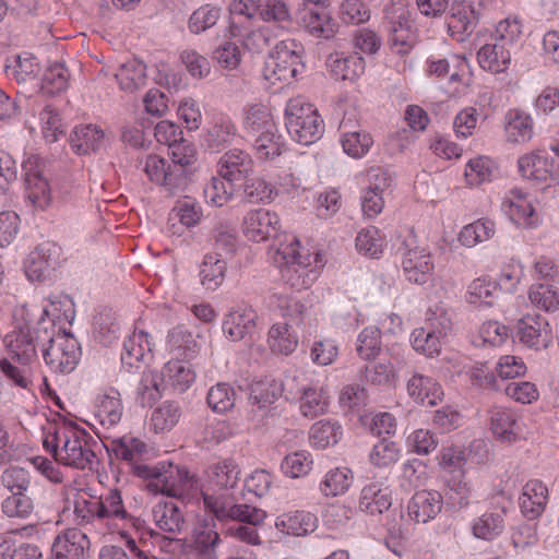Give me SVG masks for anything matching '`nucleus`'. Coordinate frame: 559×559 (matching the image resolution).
<instances>
[{
    "label": "nucleus",
    "mask_w": 559,
    "mask_h": 559,
    "mask_svg": "<svg viewBox=\"0 0 559 559\" xmlns=\"http://www.w3.org/2000/svg\"><path fill=\"white\" fill-rule=\"evenodd\" d=\"M110 449L117 459L130 464L132 473L148 480L145 489H176L177 487H198V478L186 467L173 463H159L156 466L140 463L147 452V445L132 436L112 440Z\"/></svg>",
    "instance_id": "nucleus-1"
},
{
    "label": "nucleus",
    "mask_w": 559,
    "mask_h": 559,
    "mask_svg": "<svg viewBox=\"0 0 559 559\" xmlns=\"http://www.w3.org/2000/svg\"><path fill=\"white\" fill-rule=\"evenodd\" d=\"M90 435L76 426L55 427L47 431L43 444L55 459L75 468L84 469L95 457L88 444Z\"/></svg>",
    "instance_id": "nucleus-2"
},
{
    "label": "nucleus",
    "mask_w": 559,
    "mask_h": 559,
    "mask_svg": "<svg viewBox=\"0 0 559 559\" xmlns=\"http://www.w3.org/2000/svg\"><path fill=\"white\" fill-rule=\"evenodd\" d=\"M300 243L295 237L287 243H281L276 250L275 261L281 265L283 280L297 290L311 286L318 276L320 254H301Z\"/></svg>",
    "instance_id": "nucleus-3"
},
{
    "label": "nucleus",
    "mask_w": 559,
    "mask_h": 559,
    "mask_svg": "<svg viewBox=\"0 0 559 559\" xmlns=\"http://www.w3.org/2000/svg\"><path fill=\"white\" fill-rule=\"evenodd\" d=\"M43 357L51 371L70 373L79 362L81 349L78 341L69 333L56 331L53 322L48 321L47 330H40L37 336Z\"/></svg>",
    "instance_id": "nucleus-4"
},
{
    "label": "nucleus",
    "mask_w": 559,
    "mask_h": 559,
    "mask_svg": "<svg viewBox=\"0 0 559 559\" xmlns=\"http://www.w3.org/2000/svg\"><path fill=\"white\" fill-rule=\"evenodd\" d=\"M285 119L288 133L302 145L317 142L323 134L324 123L318 110L300 97L288 100Z\"/></svg>",
    "instance_id": "nucleus-5"
},
{
    "label": "nucleus",
    "mask_w": 559,
    "mask_h": 559,
    "mask_svg": "<svg viewBox=\"0 0 559 559\" xmlns=\"http://www.w3.org/2000/svg\"><path fill=\"white\" fill-rule=\"evenodd\" d=\"M484 8L485 0H455L447 20L450 36L465 41L475 31Z\"/></svg>",
    "instance_id": "nucleus-6"
},
{
    "label": "nucleus",
    "mask_w": 559,
    "mask_h": 559,
    "mask_svg": "<svg viewBox=\"0 0 559 559\" xmlns=\"http://www.w3.org/2000/svg\"><path fill=\"white\" fill-rule=\"evenodd\" d=\"M205 508L218 520L231 519L240 522L258 525L266 516L261 509L248 504H235L231 499L225 496H217L202 491Z\"/></svg>",
    "instance_id": "nucleus-7"
},
{
    "label": "nucleus",
    "mask_w": 559,
    "mask_h": 559,
    "mask_svg": "<svg viewBox=\"0 0 559 559\" xmlns=\"http://www.w3.org/2000/svg\"><path fill=\"white\" fill-rule=\"evenodd\" d=\"M48 321L40 320L35 328L24 326L14 330L5 335L4 344L10 358L22 366H28L35 358L37 347V336L40 330H47Z\"/></svg>",
    "instance_id": "nucleus-8"
},
{
    "label": "nucleus",
    "mask_w": 559,
    "mask_h": 559,
    "mask_svg": "<svg viewBox=\"0 0 559 559\" xmlns=\"http://www.w3.org/2000/svg\"><path fill=\"white\" fill-rule=\"evenodd\" d=\"M520 343L536 350L546 349L554 340L549 322L539 313H527L516 322Z\"/></svg>",
    "instance_id": "nucleus-9"
},
{
    "label": "nucleus",
    "mask_w": 559,
    "mask_h": 559,
    "mask_svg": "<svg viewBox=\"0 0 559 559\" xmlns=\"http://www.w3.org/2000/svg\"><path fill=\"white\" fill-rule=\"evenodd\" d=\"M24 171V185L27 200L33 206L45 210L51 201V189L44 176L39 159L28 157L22 165Z\"/></svg>",
    "instance_id": "nucleus-10"
},
{
    "label": "nucleus",
    "mask_w": 559,
    "mask_h": 559,
    "mask_svg": "<svg viewBox=\"0 0 559 559\" xmlns=\"http://www.w3.org/2000/svg\"><path fill=\"white\" fill-rule=\"evenodd\" d=\"M258 314L255 310L247 305L233 307L224 317L222 330L224 335L231 342H239L252 338L257 328Z\"/></svg>",
    "instance_id": "nucleus-11"
},
{
    "label": "nucleus",
    "mask_w": 559,
    "mask_h": 559,
    "mask_svg": "<svg viewBox=\"0 0 559 559\" xmlns=\"http://www.w3.org/2000/svg\"><path fill=\"white\" fill-rule=\"evenodd\" d=\"M280 227L278 215L264 209L249 211L242 222L245 236L255 242L276 237Z\"/></svg>",
    "instance_id": "nucleus-12"
},
{
    "label": "nucleus",
    "mask_w": 559,
    "mask_h": 559,
    "mask_svg": "<svg viewBox=\"0 0 559 559\" xmlns=\"http://www.w3.org/2000/svg\"><path fill=\"white\" fill-rule=\"evenodd\" d=\"M412 238L405 243L406 251L403 254L402 266L406 278L415 284L423 285L431 277L433 263L430 253L424 248L414 247Z\"/></svg>",
    "instance_id": "nucleus-13"
},
{
    "label": "nucleus",
    "mask_w": 559,
    "mask_h": 559,
    "mask_svg": "<svg viewBox=\"0 0 559 559\" xmlns=\"http://www.w3.org/2000/svg\"><path fill=\"white\" fill-rule=\"evenodd\" d=\"M91 542L85 533L78 528H68L57 535L51 552L53 559H86Z\"/></svg>",
    "instance_id": "nucleus-14"
},
{
    "label": "nucleus",
    "mask_w": 559,
    "mask_h": 559,
    "mask_svg": "<svg viewBox=\"0 0 559 559\" xmlns=\"http://www.w3.org/2000/svg\"><path fill=\"white\" fill-rule=\"evenodd\" d=\"M253 174L251 156L241 150L226 152L218 162V175L226 181L241 187V182Z\"/></svg>",
    "instance_id": "nucleus-15"
},
{
    "label": "nucleus",
    "mask_w": 559,
    "mask_h": 559,
    "mask_svg": "<svg viewBox=\"0 0 559 559\" xmlns=\"http://www.w3.org/2000/svg\"><path fill=\"white\" fill-rule=\"evenodd\" d=\"M502 210L519 226L533 227L538 223V217L532 203L519 189L511 190L503 199Z\"/></svg>",
    "instance_id": "nucleus-16"
},
{
    "label": "nucleus",
    "mask_w": 559,
    "mask_h": 559,
    "mask_svg": "<svg viewBox=\"0 0 559 559\" xmlns=\"http://www.w3.org/2000/svg\"><path fill=\"white\" fill-rule=\"evenodd\" d=\"M143 170L150 180L166 187L170 192L178 188L185 180V170L168 164L157 155H148Z\"/></svg>",
    "instance_id": "nucleus-17"
},
{
    "label": "nucleus",
    "mask_w": 559,
    "mask_h": 559,
    "mask_svg": "<svg viewBox=\"0 0 559 559\" xmlns=\"http://www.w3.org/2000/svg\"><path fill=\"white\" fill-rule=\"evenodd\" d=\"M466 462V453L459 445L443 447L440 454L441 467L450 474L447 478L449 489H461L466 487L465 472L463 466Z\"/></svg>",
    "instance_id": "nucleus-18"
},
{
    "label": "nucleus",
    "mask_w": 559,
    "mask_h": 559,
    "mask_svg": "<svg viewBox=\"0 0 559 559\" xmlns=\"http://www.w3.org/2000/svg\"><path fill=\"white\" fill-rule=\"evenodd\" d=\"M108 142L106 132L96 124H84L76 127L70 135V145L72 150L85 155L97 152Z\"/></svg>",
    "instance_id": "nucleus-19"
},
{
    "label": "nucleus",
    "mask_w": 559,
    "mask_h": 559,
    "mask_svg": "<svg viewBox=\"0 0 559 559\" xmlns=\"http://www.w3.org/2000/svg\"><path fill=\"white\" fill-rule=\"evenodd\" d=\"M442 496L440 491H415L407 511L408 515L417 523H427L441 510Z\"/></svg>",
    "instance_id": "nucleus-20"
},
{
    "label": "nucleus",
    "mask_w": 559,
    "mask_h": 559,
    "mask_svg": "<svg viewBox=\"0 0 559 559\" xmlns=\"http://www.w3.org/2000/svg\"><path fill=\"white\" fill-rule=\"evenodd\" d=\"M176 497V495L162 497L153 508L157 526L167 533H180L185 524L182 513L175 501Z\"/></svg>",
    "instance_id": "nucleus-21"
},
{
    "label": "nucleus",
    "mask_w": 559,
    "mask_h": 559,
    "mask_svg": "<svg viewBox=\"0 0 559 559\" xmlns=\"http://www.w3.org/2000/svg\"><path fill=\"white\" fill-rule=\"evenodd\" d=\"M512 48L493 40V43L485 44L477 52L479 66L491 73H503L511 64Z\"/></svg>",
    "instance_id": "nucleus-22"
},
{
    "label": "nucleus",
    "mask_w": 559,
    "mask_h": 559,
    "mask_svg": "<svg viewBox=\"0 0 559 559\" xmlns=\"http://www.w3.org/2000/svg\"><path fill=\"white\" fill-rule=\"evenodd\" d=\"M167 347L173 359H193L199 350L200 345L185 325L179 324L169 330L167 335Z\"/></svg>",
    "instance_id": "nucleus-23"
},
{
    "label": "nucleus",
    "mask_w": 559,
    "mask_h": 559,
    "mask_svg": "<svg viewBox=\"0 0 559 559\" xmlns=\"http://www.w3.org/2000/svg\"><path fill=\"white\" fill-rule=\"evenodd\" d=\"M518 166L521 176L530 180L545 182L554 176V160L539 152L521 156Z\"/></svg>",
    "instance_id": "nucleus-24"
},
{
    "label": "nucleus",
    "mask_w": 559,
    "mask_h": 559,
    "mask_svg": "<svg viewBox=\"0 0 559 559\" xmlns=\"http://www.w3.org/2000/svg\"><path fill=\"white\" fill-rule=\"evenodd\" d=\"M183 359H171L165 364L160 377L166 386L175 392L183 393L194 382L195 373Z\"/></svg>",
    "instance_id": "nucleus-25"
},
{
    "label": "nucleus",
    "mask_w": 559,
    "mask_h": 559,
    "mask_svg": "<svg viewBox=\"0 0 559 559\" xmlns=\"http://www.w3.org/2000/svg\"><path fill=\"white\" fill-rule=\"evenodd\" d=\"M328 67L336 80L354 81L365 72V59L358 53L344 56L340 52L331 53L328 58Z\"/></svg>",
    "instance_id": "nucleus-26"
},
{
    "label": "nucleus",
    "mask_w": 559,
    "mask_h": 559,
    "mask_svg": "<svg viewBox=\"0 0 559 559\" xmlns=\"http://www.w3.org/2000/svg\"><path fill=\"white\" fill-rule=\"evenodd\" d=\"M407 392L416 403L435 406L441 401V386L431 378L415 373L407 383Z\"/></svg>",
    "instance_id": "nucleus-27"
},
{
    "label": "nucleus",
    "mask_w": 559,
    "mask_h": 559,
    "mask_svg": "<svg viewBox=\"0 0 559 559\" xmlns=\"http://www.w3.org/2000/svg\"><path fill=\"white\" fill-rule=\"evenodd\" d=\"M301 24L314 37L330 39L336 33V23L323 8H306Z\"/></svg>",
    "instance_id": "nucleus-28"
},
{
    "label": "nucleus",
    "mask_w": 559,
    "mask_h": 559,
    "mask_svg": "<svg viewBox=\"0 0 559 559\" xmlns=\"http://www.w3.org/2000/svg\"><path fill=\"white\" fill-rule=\"evenodd\" d=\"M40 72L39 63L33 56H17L11 63L5 66L8 78L14 80L17 84L39 86L38 74Z\"/></svg>",
    "instance_id": "nucleus-29"
},
{
    "label": "nucleus",
    "mask_w": 559,
    "mask_h": 559,
    "mask_svg": "<svg viewBox=\"0 0 559 559\" xmlns=\"http://www.w3.org/2000/svg\"><path fill=\"white\" fill-rule=\"evenodd\" d=\"M230 34L234 37L242 36L243 37V46L253 52H261L266 49L272 41L278 36L277 31H275L271 25H262L253 28L246 34L242 33V27L238 25L236 22H231Z\"/></svg>",
    "instance_id": "nucleus-30"
},
{
    "label": "nucleus",
    "mask_w": 559,
    "mask_h": 559,
    "mask_svg": "<svg viewBox=\"0 0 559 559\" xmlns=\"http://www.w3.org/2000/svg\"><path fill=\"white\" fill-rule=\"evenodd\" d=\"M227 262L218 253L206 254L200 266V282L206 289L216 290L225 280Z\"/></svg>",
    "instance_id": "nucleus-31"
},
{
    "label": "nucleus",
    "mask_w": 559,
    "mask_h": 559,
    "mask_svg": "<svg viewBox=\"0 0 559 559\" xmlns=\"http://www.w3.org/2000/svg\"><path fill=\"white\" fill-rule=\"evenodd\" d=\"M259 20L277 32L288 29L293 24L288 5L283 0H260Z\"/></svg>",
    "instance_id": "nucleus-32"
},
{
    "label": "nucleus",
    "mask_w": 559,
    "mask_h": 559,
    "mask_svg": "<svg viewBox=\"0 0 559 559\" xmlns=\"http://www.w3.org/2000/svg\"><path fill=\"white\" fill-rule=\"evenodd\" d=\"M300 394L299 409L305 417L314 418L328 412L330 396L322 386H302Z\"/></svg>",
    "instance_id": "nucleus-33"
},
{
    "label": "nucleus",
    "mask_w": 559,
    "mask_h": 559,
    "mask_svg": "<svg viewBox=\"0 0 559 559\" xmlns=\"http://www.w3.org/2000/svg\"><path fill=\"white\" fill-rule=\"evenodd\" d=\"M115 78L121 90L133 93L146 85V67L138 59L129 60L119 67Z\"/></svg>",
    "instance_id": "nucleus-34"
},
{
    "label": "nucleus",
    "mask_w": 559,
    "mask_h": 559,
    "mask_svg": "<svg viewBox=\"0 0 559 559\" xmlns=\"http://www.w3.org/2000/svg\"><path fill=\"white\" fill-rule=\"evenodd\" d=\"M276 527L287 535L304 536L317 527V518L305 511H295L277 518Z\"/></svg>",
    "instance_id": "nucleus-35"
},
{
    "label": "nucleus",
    "mask_w": 559,
    "mask_h": 559,
    "mask_svg": "<svg viewBox=\"0 0 559 559\" xmlns=\"http://www.w3.org/2000/svg\"><path fill=\"white\" fill-rule=\"evenodd\" d=\"M506 134L512 143L530 141L533 136L532 117L520 109H511L506 116Z\"/></svg>",
    "instance_id": "nucleus-36"
},
{
    "label": "nucleus",
    "mask_w": 559,
    "mask_h": 559,
    "mask_svg": "<svg viewBox=\"0 0 559 559\" xmlns=\"http://www.w3.org/2000/svg\"><path fill=\"white\" fill-rule=\"evenodd\" d=\"M182 409L175 401H164L151 415L150 426L156 433L170 431L180 420Z\"/></svg>",
    "instance_id": "nucleus-37"
},
{
    "label": "nucleus",
    "mask_w": 559,
    "mask_h": 559,
    "mask_svg": "<svg viewBox=\"0 0 559 559\" xmlns=\"http://www.w3.org/2000/svg\"><path fill=\"white\" fill-rule=\"evenodd\" d=\"M96 416L100 424L107 427H112L120 421L122 404L117 390L110 389L98 397Z\"/></svg>",
    "instance_id": "nucleus-38"
},
{
    "label": "nucleus",
    "mask_w": 559,
    "mask_h": 559,
    "mask_svg": "<svg viewBox=\"0 0 559 559\" xmlns=\"http://www.w3.org/2000/svg\"><path fill=\"white\" fill-rule=\"evenodd\" d=\"M343 435L342 426L330 419L319 420L311 426L310 442L318 449L336 444Z\"/></svg>",
    "instance_id": "nucleus-39"
},
{
    "label": "nucleus",
    "mask_w": 559,
    "mask_h": 559,
    "mask_svg": "<svg viewBox=\"0 0 559 559\" xmlns=\"http://www.w3.org/2000/svg\"><path fill=\"white\" fill-rule=\"evenodd\" d=\"M151 353L152 344L148 334L144 331H135L123 343L121 360L129 366H133Z\"/></svg>",
    "instance_id": "nucleus-40"
},
{
    "label": "nucleus",
    "mask_w": 559,
    "mask_h": 559,
    "mask_svg": "<svg viewBox=\"0 0 559 559\" xmlns=\"http://www.w3.org/2000/svg\"><path fill=\"white\" fill-rule=\"evenodd\" d=\"M267 344L273 353L289 355L296 349L298 338L290 331L288 323H275L269 330Z\"/></svg>",
    "instance_id": "nucleus-41"
},
{
    "label": "nucleus",
    "mask_w": 559,
    "mask_h": 559,
    "mask_svg": "<svg viewBox=\"0 0 559 559\" xmlns=\"http://www.w3.org/2000/svg\"><path fill=\"white\" fill-rule=\"evenodd\" d=\"M283 392V384L275 380L264 379L250 388V402L258 411L266 409Z\"/></svg>",
    "instance_id": "nucleus-42"
},
{
    "label": "nucleus",
    "mask_w": 559,
    "mask_h": 559,
    "mask_svg": "<svg viewBox=\"0 0 559 559\" xmlns=\"http://www.w3.org/2000/svg\"><path fill=\"white\" fill-rule=\"evenodd\" d=\"M55 246L50 243H41L28 255L25 263V272L29 280L40 281L46 276L50 269V255Z\"/></svg>",
    "instance_id": "nucleus-43"
},
{
    "label": "nucleus",
    "mask_w": 559,
    "mask_h": 559,
    "mask_svg": "<svg viewBox=\"0 0 559 559\" xmlns=\"http://www.w3.org/2000/svg\"><path fill=\"white\" fill-rule=\"evenodd\" d=\"M516 417L509 409L496 408L490 413V429L492 433L502 441H514Z\"/></svg>",
    "instance_id": "nucleus-44"
},
{
    "label": "nucleus",
    "mask_w": 559,
    "mask_h": 559,
    "mask_svg": "<svg viewBox=\"0 0 559 559\" xmlns=\"http://www.w3.org/2000/svg\"><path fill=\"white\" fill-rule=\"evenodd\" d=\"M165 390L166 386L159 373L151 370L144 371L136 389L138 401L143 407L151 405L160 397Z\"/></svg>",
    "instance_id": "nucleus-45"
},
{
    "label": "nucleus",
    "mask_w": 559,
    "mask_h": 559,
    "mask_svg": "<svg viewBox=\"0 0 559 559\" xmlns=\"http://www.w3.org/2000/svg\"><path fill=\"white\" fill-rule=\"evenodd\" d=\"M496 231L495 223L490 219H477L472 224L464 226L459 235V241L473 248L477 243L490 239Z\"/></svg>",
    "instance_id": "nucleus-46"
},
{
    "label": "nucleus",
    "mask_w": 559,
    "mask_h": 559,
    "mask_svg": "<svg viewBox=\"0 0 559 559\" xmlns=\"http://www.w3.org/2000/svg\"><path fill=\"white\" fill-rule=\"evenodd\" d=\"M424 328L431 331L432 334L447 337L453 328L450 310L443 304L429 307L426 312Z\"/></svg>",
    "instance_id": "nucleus-47"
},
{
    "label": "nucleus",
    "mask_w": 559,
    "mask_h": 559,
    "mask_svg": "<svg viewBox=\"0 0 559 559\" xmlns=\"http://www.w3.org/2000/svg\"><path fill=\"white\" fill-rule=\"evenodd\" d=\"M497 295V284L486 277H478L467 286L466 301L474 306H492Z\"/></svg>",
    "instance_id": "nucleus-48"
},
{
    "label": "nucleus",
    "mask_w": 559,
    "mask_h": 559,
    "mask_svg": "<svg viewBox=\"0 0 559 559\" xmlns=\"http://www.w3.org/2000/svg\"><path fill=\"white\" fill-rule=\"evenodd\" d=\"M284 143L282 136L276 134V128L263 131L253 143L257 158L260 160H270L282 154Z\"/></svg>",
    "instance_id": "nucleus-49"
},
{
    "label": "nucleus",
    "mask_w": 559,
    "mask_h": 559,
    "mask_svg": "<svg viewBox=\"0 0 559 559\" xmlns=\"http://www.w3.org/2000/svg\"><path fill=\"white\" fill-rule=\"evenodd\" d=\"M444 338L443 336L432 334L431 331L424 326L415 329L411 335L413 348L427 357L440 354Z\"/></svg>",
    "instance_id": "nucleus-50"
},
{
    "label": "nucleus",
    "mask_w": 559,
    "mask_h": 559,
    "mask_svg": "<svg viewBox=\"0 0 559 559\" xmlns=\"http://www.w3.org/2000/svg\"><path fill=\"white\" fill-rule=\"evenodd\" d=\"M383 17L388 24V32L413 31L411 12L402 2L392 1L383 9Z\"/></svg>",
    "instance_id": "nucleus-51"
},
{
    "label": "nucleus",
    "mask_w": 559,
    "mask_h": 559,
    "mask_svg": "<svg viewBox=\"0 0 559 559\" xmlns=\"http://www.w3.org/2000/svg\"><path fill=\"white\" fill-rule=\"evenodd\" d=\"M239 189L234 182L226 181L221 176L213 177L204 189V197L211 204L215 206L225 205Z\"/></svg>",
    "instance_id": "nucleus-52"
},
{
    "label": "nucleus",
    "mask_w": 559,
    "mask_h": 559,
    "mask_svg": "<svg viewBox=\"0 0 559 559\" xmlns=\"http://www.w3.org/2000/svg\"><path fill=\"white\" fill-rule=\"evenodd\" d=\"M69 72L62 63H53L48 67L39 81L38 88L47 94H57L68 87Z\"/></svg>",
    "instance_id": "nucleus-53"
},
{
    "label": "nucleus",
    "mask_w": 559,
    "mask_h": 559,
    "mask_svg": "<svg viewBox=\"0 0 559 559\" xmlns=\"http://www.w3.org/2000/svg\"><path fill=\"white\" fill-rule=\"evenodd\" d=\"M528 298L535 307L547 312L559 309V289L551 285H533L530 289Z\"/></svg>",
    "instance_id": "nucleus-54"
},
{
    "label": "nucleus",
    "mask_w": 559,
    "mask_h": 559,
    "mask_svg": "<svg viewBox=\"0 0 559 559\" xmlns=\"http://www.w3.org/2000/svg\"><path fill=\"white\" fill-rule=\"evenodd\" d=\"M243 200L248 203L270 202L274 188L263 178H247L241 182Z\"/></svg>",
    "instance_id": "nucleus-55"
},
{
    "label": "nucleus",
    "mask_w": 559,
    "mask_h": 559,
    "mask_svg": "<svg viewBox=\"0 0 559 559\" xmlns=\"http://www.w3.org/2000/svg\"><path fill=\"white\" fill-rule=\"evenodd\" d=\"M495 169L493 162L486 156L471 159L465 167V178L471 186H479L489 181Z\"/></svg>",
    "instance_id": "nucleus-56"
},
{
    "label": "nucleus",
    "mask_w": 559,
    "mask_h": 559,
    "mask_svg": "<svg viewBox=\"0 0 559 559\" xmlns=\"http://www.w3.org/2000/svg\"><path fill=\"white\" fill-rule=\"evenodd\" d=\"M356 352L360 358L369 360L381 352V332L377 326L365 328L357 340Z\"/></svg>",
    "instance_id": "nucleus-57"
},
{
    "label": "nucleus",
    "mask_w": 559,
    "mask_h": 559,
    "mask_svg": "<svg viewBox=\"0 0 559 559\" xmlns=\"http://www.w3.org/2000/svg\"><path fill=\"white\" fill-rule=\"evenodd\" d=\"M239 481V469L236 466L214 465L207 472V485L218 489H235Z\"/></svg>",
    "instance_id": "nucleus-58"
},
{
    "label": "nucleus",
    "mask_w": 559,
    "mask_h": 559,
    "mask_svg": "<svg viewBox=\"0 0 559 559\" xmlns=\"http://www.w3.org/2000/svg\"><path fill=\"white\" fill-rule=\"evenodd\" d=\"M206 400L213 411L224 413L235 405L236 393L229 384L221 382L209 390Z\"/></svg>",
    "instance_id": "nucleus-59"
},
{
    "label": "nucleus",
    "mask_w": 559,
    "mask_h": 559,
    "mask_svg": "<svg viewBox=\"0 0 559 559\" xmlns=\"http://www.w3.org/2000/svg\"><path fill=\"white\" fill-rule=\"evenodd\" d=\"M34 510L33 499L25 491H15L2 502V511L9 518H27Z\"/></svg>",
    "instance_id": "nucleus-60"
},
{
    "label": "nucleus",
    "mask_w": 559,
    "mask_h": 559,
    "mask_svg": "<svg viewBox=\"0 0 559 559\" xmlns=\"http://www.w3.org/2000/svg\"><path fill=\"white\" fill-rule=\"evenodd\" d=\"M372 143L373 139L365 131L345 132L342 139L344 152L354 158H360L366 155Z\"/></svg>",
    "instance_id": "nucleus-61"
},
{
    "label": "nucleus",
    "mask_w": 559,
    "mask_h": 559,
    "mask_svg": "<svg viewBox=\"0 0 559 559\" xmlns=\"http://www.w3.org/2000/svg\"><path fill=\"white\" fill-rule=\"evenodd\" d=\"M548 491H522L519 506L524 516L535 520L543 514L548 502Z\"/></svg>",
    "instance_id": "nucleus-62"
},
{
    "label": "nucleus",
    "mask_w": 559,
    "mask_h": 559,
    "mask_svg": "<svg viewBox=\"0 0 559 559\" xmlns=\"http://www.w3.org/2000/svg\"><path fill=\"white\" fill-rule=\"evenodd\" d=\"M297 72L298 66L292 62H282L273 55L270 56L263 70L265 80L272 84L276 82H288L297 75Z\"/></svg>",
    "instance_id": "nucleus-63"
},
{
    "label": "nucleus",
    "mask_w": 559,
    "mask_h": 559,
    "mask_svg": "<svg viewBox=\"0 0 559 559\" xmlns=\"http://www.w3.org/2000/svg\"><path fill=\"white\" fill-rule=\"evenodd\" d=\"M504 527L503 519L499 513H485L473 525L475 537L490 540L498 536Z\"/></svg>",
    "instance_id": "nucleus-64"
}]
</instances>
